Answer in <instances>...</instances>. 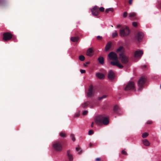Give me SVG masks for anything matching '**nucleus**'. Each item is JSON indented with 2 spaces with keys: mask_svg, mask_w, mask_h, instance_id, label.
<instances>
[{
  "mask_svg": "<svg viewBox=\"0 0 161 161\" xmlns=\"http://www.w3.org/2000/svg\"><path fill=\"white\" fill-rule=\"evenodd\" d=\"M95 123L98 125H108L109 123V120L104 114L97 116L95 119Z\"/></svg>",
  "mask_w": 161,
  "mask_h": 161,
  "instance_id": "f257e3e1",
  "label": "nucleus"
},
{
  "mask_svg": "<svg viewBox=\"0 0 161 161\" xmlns=\"http://www.w3.org/2000/svg\"><path fill=\"white\" fill-rule=\"evenodd\" d=\"M54 149L57 151L61 152L63 149L61 142L59 141H56L53 144Z\"/></svg>",
  "mask_w": 161,
  "mask_h": 161,
  "instance_id": "f03ea898",
  "label": "nucleus"
},
{
  "mask_svg": "<svg viewBox=\"0 0 161 161\" xmlns=\"http://www.w3.org/2000/svg\"><path fill=\"white\" fill-rule=\"evenodd\" d=\"M146 79L143 77H141L138 81V86L139 87L138 90L139 91H141L143 88L145 86L146 82Z\"/></svg>",
  "mask_w": 161,
  "mask_h": 161,
  "instance_id": "7ed1b4c3",
  "label": "nucleus"
},
{
  "mask_svg": "<svg viewBox=\"0 0 161 161\" xmlns=\"http://www.w3.org/2000/svg\"><path fill=\"white\" fill-rule=\"evenodd\" d=\"M130 33V30L127 27L121 28L120 30L119 34L121 37H125L127 36Z\"/></svg>",
  "mask_w": 161,
  "mask_h": 161,
  "instance_id": "20e7f679",
  "label": "nucleus"
},
{
  "mask_svg": "<svg viewBox=\"0 0 161 161\" xmlns=\"http://www.w3.org/2000/svg\"><path fill=\"white\" fill-rule=\"evenodd\" d=\"M119 58L121 62L123 64H126L128 62V58L124 53H120Z\"/></svg>",
  "mask_w": 161,
  "mask_h": 161,
  "instance_id": "39448f33",
  "label": "nucleus"
},
{
  "mask_svg": "<svg viewBox=\"0 0 161 161\" xmlns=\"http://www.w3.org/2000/svg\"><path fill=\"white\" fill-rule=\"evenodd\" d=\"M135 84L133 82L130 81L128 82L125 88L126 91L133 90L135 89Z\"/></svg>",
  "mask_w": 161,
  "mask_h": 161,
  "instance_id": "423d86ee",
  "label": "nucleus"
},
{
  "mask_svg": "<svg viewBox=\"0 0 161 161\" xmlns=\"http://www.w3.org/2000/svg\"><path fill=\"white\" fill-rule=\"evenodd\" d=\"M92 14L94 16L98 18L97 16L99 14V8L97 6H95L92 9Z\"/></svg>",
  "mask_w": 161,
  "mask_h": 161,
  "instance_id": "0eeeda50",
  "label": "nucleus"
},
{
  "mask_svg": "<svg viewBox=\"0 0 161 161\" xmlns=\"http://www.w3.org/2000/svg\"><path fill=\"white\" fill-rule=\"evenodd\" d=\"M3 39L5 41H7L10 40L12 37V35L10 33L7 32L3 34Z\"/></svg>",
  "mask_w": 161,
  "mask_h": 161,
  "instance_id": "6e6552de",
  "label": "nucleus"
},
{
  "mask_svg": "<svg viewBox=\"0 0 161 161\" xmlns=\"http://www.w3.org/2000/svg\"><path fill=\"white\" fill-rule=\"evenodd\" d=\"M108 57L110 59L117 61L118 60V57L116 53L113 52H111L108 55Z\"/></svg>",
  "mask_w": 161,
  "mask_h": 161,
  "instance_id": "1a4fd4ad",
  "label": "nucleus"
},
{
  "mask_svg": "<svg viewBox=\"0 0 161 161\" xmlns=\"http://www.w3.org/2000/svg\"><path fill=\"white\" fill-rule=\"evenodd\" d=\"M129 17L130 19L136 20L138 19L137 14L134 12H131L129 14Z\"/></svg>",
  "mask_w": 161,
  "mask_h": 161,
  "instance_id": "9d476101",
  "label": "nucleus"
},
{
  "mask_svg": "<svg viewBox=\"0 0 161 161\" xmlns=\"http://www.w3.org/2000/svg\"><path fill=\"white\" fill-rule=\"evenodd\" d=\"M144 36L143 33L142 32H138L136 36V38L139 42L142 40Z\"/></svg>",
  "mask_w": 161,
  "mask_h": 161,
  "instance_id": "9b49d317",
  "label": "nucleus"
},
{
  "mask_svg": "<svg viewBox=\"0 0 161 161\" xmlns=\"http://www.w3.org/2000/svg\"><path fill=\"white\" fill-rule=\"evenodd\" d=\"M115 74L113 71L111 70L109 71L108 74V77L110 80H113L115 77Z\"/></svg>",
  "mask_w": 161,
  "mask_h": 161,
  "instance_id": "f8f14e48",
  "label": "nucleus"
},
{
  "mask_svg": "<svg viewBox=\"0 0 161 161\" xmlns=\"http://www.w3.org/2000/svg\"><path fill=\"white\" fill-rule=\"evenodd\" d=\"M93 87L92 85H91L89 86L87 95L88 97H91L93 95Z\"/></svg>",
  "mask_w": 161,
  "mask_h": 161,
  "instance_id": "ddd939ff",
  "label": "nucleus"
},
{
  "mask_svg": "<svg viewBox=\"0 0 161 161\" xmlns=\"http://www.w3.org/2000/svg\"><path fill=\"white\" fill-rule=\"evenodd\" d=\"M143 54V52L142 50L136 51L135 53V57L141 58Z\"/></svg>",
  "mask_w": 161,
  "mask_h": 161,
  "instance_id": "4468645a",
  "label": "nucleus"
},
{
  "mask_svg": "<svg viewBox=\"0 0 161 161\" xmlns=\"http://www.w3.org/2000/svg\"><path fill=\"white\" fill-rule=\"evenodd\" d=\"M67 155L69 161H72L73 160V157L72 154L71 153L70 150H68L67 152Z\"/></svg>",
  "mask_w": 161,
  "mask_h": 161,
  "instance_id": "2eb2a0df",
  "label": "nucleus"
},
{
  "mask_svg": "<svg viewBox=\"0 0 161 161\" xmlns=\"http://www.w3.org/2000/svg\"><path fill=\"white\" fill-rule=\"evenodd\" d=\"M125 49L124 47L123 46H120L116 50L117 53H124Z\"/></svg>",
  "mask_w": 161,
  "mask_h": 161,
  "instance_id": "dca6fc26",
  "label": "nucleus"
},
{
  "mask_svg": "<svg viewBox=\"0 0 161 161\" xmlns=\"http://www.w3.org/2000/svg\"><path fill=\"white\" fill-rule=\"evenodd\" d=\"M93 50L91 48L88 49L86 52V55L89 56H92L93 55Z\"/></svg>",
  "mask_w": 161,
  "mask_h": 161,
  "instance_id": "f3484780",
  "label": "nucleus"
},
{
  "mask_svg": "<svg viewBox=\"0 0 161 161\" xmlns=\"http://www.w3.org/2000/svg\"><path fill=\"white\" fill-rule=\"evenodd\" d=\"M112 43L111 42H108L106 44L105 47V50L106 51H108L111 47Z\"/></svg>",
  "mask_w": 161,
  "mask_h": 161,
  "instance_id": "a211bd4d",
  "label": "nucleus"
},
{
  "mask_svg": "<svg viewBox=\"0 0 161 161\" xmlns=\"http://www.w3.org/2000/svg\"><path fill=\"white\" fill-rule=\"evenodd\" d=\"M96 76L98 78L101 79H103L104 78V75L103 74L101 73H96Z\"/></svg>",
  "mask_w": 161,
  "mask_h": 161,
  "instance_id": "6ab92c4d",
  "label": "nucleus"
},
{
  "mask_svg": "<svg viewBox=\"0 0 161 161\" xmlns=\"http://www.w3.org/2000/svg\"><path fill=\"white\" fill-rule=\"evenodd\" d=\"M143 144L146 146H149L150 145V143L147 139L143 140H142Z\"/></svg>",
  "mask_w": 161,
  "mask_h": 161,
  "instance_id": "aec40b11",
  "label": "nucleus"
},
{
  "mask_svg": "<svg viewBox=\"0 0 161 161\" xmlns=\"http://www.w3.org/2000/svg\"><path fill=\"white\" fill-rule=\"evenodd\" d=\"M99 62L101 64H103L104 63V59L103 57L100 56L98 58Z\"/></svg>",
  "mask_w": 161,
  "mask_h": 161,
  "instance_id": "412c9836",
  "label": "nucleus"
},
{
  "mask_svg": "<svg viewBox=\"0 0 161 161\" xmlns=\"http://www.w3.org/2000/svg\"><path fill=\"white\" fill-rule=\"evenodd\" d=\"M90 102L89 101H87L82 103L81 105L82 107L83 108H86L88 105L90 104Z\"/></svg>",
  "mask_w": 161,
  "mask_h": 161,
  "instance_id": "4be33fe9",
  "label": "nucleus"
},
{
  "mask_svg": "<svg viewBox=\"0 0 161 161\" xmlns=\"http://www.w3.org/2000/svg\"><path fill=\"white\" fill-rule=\"evenodd\" d=\"M79 39V38L78 37H72L71 38V40L74 42L78 41Z\"/></svg>",
  "mask_w": 161,
  "mask_h": 161,
  "instance_id": "5701e85b",
  "label": "nucleus"
},
{
  "mask_svg": "<svg viewBox=\"0 0 161 161\" xmlns=\"http://www.w3.org/2000/svg\"><path fill=\"white\" fill-rule=\"evenodd\" d=\"M119 109V107L117 105L115 106L113 109L114 112L116 114L118 113V110Z\"/></svg>",
  "mask_w": 161,
  "mask_h": 161,
  "instance_id": "b1692460",
  "label": "nucleus"
},
{
  "mask_svg": "<svg viewBox=\"0 0 161 161\" xmlns=\"http://www.w3.org/2000/svg\"><path fill=\"white\" fill-rule=\"evenodd\" d=\"M59 136L63 138H65L66 136V134L64 132H61L59 133Z\"/></svg>",
  "mask_w": 161,
  "mask_h": 161,
  "instance_id": "393cba45",
  "label": "nucleus"
},
{
  "mask_svg": "<svg viewBox=\"0 0 161 161\" xmlns=\"http://www.w3.org/2000/svg\"><path fill=\"white\" fill-rule=\"evenodd\" d=\"M119 62V61H111L110 62V64L114 66H117Z\"/></svg>",
  "mask_w": 161,
  "mask_h": 161,
  "instance_id": "a878e982",
  "label": "nucleus"
},
{
  "mask_svg": "<svg viewBox=\"0 0 161 161\" xmlns=\"http://www.w3.org/2000/svg\"><path fill=\"white\" fill-rule=\"evenodd\" d=\"M76 150L78 152V154H80L82 152V151L79 147H77L76 148Z\"/></svg>",
  "mask_w": 161,
  "mask_h": 161,
  "instance_id": "bb28decb",
  "label": "nucleus"
},
{
  "mask_svg": "<svg viewBox=\"0 0 161 161\" xmlns=\"http://www.w3.org/2000/svg\"><path fill=\"white\" fill-rule=\"evenodd\" d=\"M110 11L113 12V9L112 8H107L106 9L105 12L106 13H108Z\"/></svg>",
  "mask_w": 161,
  "mask_h": 161,
  "instance_id": "cd10ccee",
  "label": "nucleus"
},
{
  "mask_svg": "<svg viewBox=\"0 0 161 161\" xmlns=\"http://www.w3.org/2000/svg\"><path fill=\"white\" fill-rule=\"evenodd\" d=\"M148 134L147 132L143 133L142 135V137L143 138H145L148 136Z\"/></svg>",
  "mask_w": 161,
  "mask_h": 161,
  "instance_id": "c85d7f7f",
  "label": "nucleus"
},
{
  "mask_svg": "<svg viewBox=\"0 0 161 161\" xmlns=\"http://www.w3.org/2000/svg\"><path fill=\"white\" fill-rule=\"evenodd\" d=\"M79 59L81 61H83L85 59V57L83 55H80L79 57Z\"/></svg>",
  "mask_w": 161,
  "mask_h": 161,
  "instance_id": "c756f323",
  "label": "nucleus"
},
{
  "mask_svg": "<svg viewBox=\"0 0 161 161\" xmlns=\"http://www.w3.org/2000/svg\"><path fill=\"white\" fill-rule=\"evenodd\" d=\"M70 137L73 141L75 142V138L74 134H70Z\"/></svg>",
  "mask_w": 161,
  "mask_h": 161,
  "instance_id": "7c9ffc66",
  "label": "nucleus"
},
{
  "mask_svg": "<svg viewBox=\"0 0 161 161\" xmlns=\"http://www.w3.org/2000/svg\"><path fill=\"white\" fill-rule=\"evenodd\" d=\"M117 66L120 69H122L123 67V66L120 64L119 62H118Z\"/></svg>",
  "mask_w": 161,
  "mask_h": 161,
  "instance_id": "2f4dec72",
  "label": "nucleus"
},
{
  "mask_svg": "<svg viewBox=\"0 0 161 161\" xmlns=\"http://www.w3.org/2000/svg\"><path fill=\"white\" fill-rule=\"evenodd\" d=\"M117 36L118 33L116 31L113 33L112 37L114 38L116 37Z\"/></svg>",
  "mask_w": 161,
  "mask_h": 161,
  "instance_id": "473e14b6",
  "label": "nucleus"
},
{
  "mask_svg": "<svg viewBox=\"0 0 161 161\" xmlns=\"http://www.w3.org/2000/svg\"><path fill=\"white\" fill-rule=\"evenodd\" d=\"M106 97V95H103V96H102V97H99L98 99L99 100H101L102 99H103V98H105Z\"/></svg>",
  "mask_w": 161,
  "mask_h": 161,
  "instance_id": "72a5a7b5",
  "label": "nucleus"
},
{
  "mask_svg": "<svg viewBox=\"0 0 161 161\" xmlns=\"http://www.w3.org/2000/svg\"><path fill=\"white\" fill-rule=\"evenodd\" d=\"M104 11V8L103 7H101L100 8H99V11L103 12Z\"/></svg>",
  "mask_w": 161,
  "mask_h": 161,
  "instance_id": "f704fd0d",
  "label": "nucleus"
},
{
  "mask_svg": "<svg viewBox=\"0 0 161 161\" xmlns=\"http://www.w3.org/2000/svg\"><path fill=\"white\" fill-rule=\"evenodd\" d=\"M88 113V111L87 110H85L84 111L82 112V114L83 115H86Z\"/></svg>",
  "mask_w": 161,
  "mask_h": 161,
  "instance_id": "c9c22d12",
  "label": "nucleus"
},
{
  "mask_svg": "<svg viewBox=\"0 0 161 161\" xmlns=\"http://www.w3.org/2000/svg\"><path fill=\"white\" fill-rule=\"evenodd\" d=\"M93 134V131L92 130H90L88 132V134L90 135H92Z\"/></svg>",
  "mask_w": 161,
  "mask_h": 161,
  "instance_id": "e433bc0d",
  "label": "nucleus"
},
{
  "mask_svg": "<svg viewBox=\"0 0 161 161\" xmlns=\"http://www.w3.org/2000/svg\"><path fill=\"white\" fill-rule=\"evenodd\" d=\"M5 0H0V5H2L5 3Z\"/></svg>",
  "mask_w": 161,
  "mask_h": 161,
  "instance_id": "4c0bfd02",
  "label": "nucleus"
},
{
  "mask_svg": "<svg viewBox=\"0 0 161 161\" xmlns=\"http://www.w3.org/2000/svg\"><path fill=\"white\" fill-rule=\"evenodd\" d=\"M121 153L125 155H127V152L126 151H125L124 150H123L121 151Z\"/></svg>",
  "mask_w": 161,
  "mask_h": 161,
  "instance_id": "58836bf2",
  "label": "nucleus"
},
{
  "mask_svg": "<svg viewBox=\"0 0 161 161\" xmlns=\"http://www.w3.org/2000/svg\"><path fill=\"white\" fill-rule=\"evenodd\" d=\"M127 13L126 12H125L123 13V16L124 18H125L127 17Z\"/></svg>",
  "mask_w": 161,
  "mask_h": 161,
  "instance_id": "ea45409f",
  "label": "nucleus"
},
{
  "mask_svg": "<svg viewBox=\"0 0 161 161\" xmlns=\"http://www.w3.org/2000/svg\"><path fill=\"white\" fill-rule=\"evenodd\" d=\"M137 25V24L136 22H133L132 23V25L134 27H136Z\"/></svg>",
  "mask_w": 161,
  "mask_h": 161,
  "instance_id": "a19ab883",
  "label": "nucleus"
},
{
  "mask_svg": "<svg viewBox=\"0 0 161 161\" xmlns=\"http://www.w3.org/2000/svg\"><path fill=\"white\" fill-rule=\"evenodd\" d=\"M153 122L152 121L148 120L147 122V124H151Z\"/></svg>",
  "mask_w": 161,
  "mask_h": 161,
  "instance_id": "79ce46f5",
  "label": "nucleus"
},
{
  "mask_svg": "<svg viewBox=\"0 0 161 161\" xmlns=\"http://www.w3.org/2000/svg\"><path fill=\"white\" fill-rule=\"evenodd\" d=\"M80 72L82 74L85 73L86 72V71L85 70L80 69Z\"/></svg>",
  "mask_w": 161,
  "mask_h": 161,
  "instance_id": "37998d69",
  "label": "nucleus"
},
{
  "mask_svg": "<svg viewBox=\"0 0 161 161\" xmlns=\"http://www.w3.org/2000/svg\"><path fill=\"white\" fill-rule=\"evenodd\" d=\"M102 37L100 36H98L97 37V39L98 40H101L102 39Z\"/></svg>",
  "mask_w": 161,
  "mask_h": 161,
  "instance_id": "c03bdc74",
  "label": "nucleus"
},
{
  "mask_svg": "<svg viewBox=\"0 0 161 161\" xmlns=\"http://www.w3.org/2000/svg\"><path fill=\"white\" fill-rule=\"evenodd\" d=\"M89 64V62H86L85 63H84V65L85 66H87V65L88 64Z\"/></svg>",
  "mask_w": 161,
  "mask_h": 161,
  "instance_id": "a18cd8bd",
  "label": "nucleus"
},
{
  "mask_svg": "<svg viewBox=\"0 0 161 161\" xmlns=\"http://www.w3.org/2000/svg\"><path fill=\"white\" fill-rule=\"evenodd\" d=\"M79 115H80V114L79 113H77L76 114H75L74 117H78L79 116Z\"/></svg>",
  "mask_w": 161,
  "mask_h": 161,
  "instance_id": "49530a36",
  "label": "nucleus"
},
{
  "mask_svg": "<svg viewBox=\"0 0 161 161\" xmlns=\"http://www.w3.org/2000/svg\"><path fill=\"white\" fill-rule=\"evenodd\" d=\"M133 0H129L128 1V3L130 5H131L132 3Z\"/></svg>",
  "mask_w": 161,
  "mask_h": 161,
  "instance_id": "de8ad7c7",
  "label": "nucleus"
},
{
  "mask_svg": "<svg viewBox=\"0 0 161 161\" xmlns=\"http://www.w3.org/2000/svg\"><path fill=\"white\" fill-rule=\"evenodd\" d=\"M89 145L90 147H92L93 146V144L92 143L90 142V143Z\"/></svg>",
  "mask_w": 161,
  "mask_h": 161,
  "instance_id": "09e8293b",
  "label": "nucleus"
},
{
  "mask_svg": "<svg viewBox=\"0 0 161 161\" xmlns=\"http://www.w3.org/2000/svg\"><path fill=\"white\" fill-rule=\"evenodd\" d=\"M101 160L100 158H97L96 159V161H100Z\"/></svg>",
  "mask_w": 161,
  "mask_h": 161,
  "instance_id": "8fccbe9b",
  "label": "nucleus"
},
{
  "mask_svg": "<svg viewBox=\"0 0 161 161\" xmlns=\"http://www.w3.org/2000/svg\"><path fill=\"white\" fill-rule=\"evenodd\" d=\"M146 67H147V66L145 65L142 66V68H146Z\"/></svg>",
  "mask_w": 161,
  "mask_h": 161,
  "instance_id": "3c124183",
  "label": "nucleus"
},
{
  "mask_svg": "<svg viewBox=\"0 0 161 161\" xmlns=\"http://www.w3.org/2000/svg\"><path fill=\"white\" fill-rule=\"evenodd\" d=\"M93 125H94V122H92V124H91V126L92 127H93Z\"/></svg>",
  "mask_w": 161,
  "mask_h": 161,
  "instance_id": "603ef678",
  "label": "nucleus"
},
{
  "mask_svg": "<svg viewBox=\"0 0 161 161\" xmlns=\"http://www.w3.org/2000/svg\"><path fill=\"white\" fill-rule=\"evenodd\" d=\"M121 27V25H118L117 26V28H119Z\"/></svg>",
  "mask_w": 161,
  "mask_h": 161,
  "instance_id": "864d4df0",
  "label": "nucleus"
},
{
  "mask_svg": "<svg viewBox=\"0 0 161 161\" xmlns=\"http://www.w3.org/2000/svg\"><path fill=\"white\" fill-rule=\"evenodd\" d=\"M90 107L91 108H93V106H91H91H90Z\"/></svg>",
  "mask_w": 161,
  "mask_h": 161,
  "instance_id": "5fc2aeb1",
  "label": "nucleus"
},
{
  "mask_svg": "<svg viewBox=\"0 0 161 161\" xmlns=\"http://www.w3.org/2000/svg\"><path fill=\"white\" fill-rule=\"evenodd\" d=\"M160 88L161 89V85H160Z\"/></svg>",
  "mask_w": 161,
  "mask_h": 161,
  "instance_id": "6e6d98bb",
  "label": "nucleus"
}]
</instances>
